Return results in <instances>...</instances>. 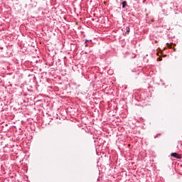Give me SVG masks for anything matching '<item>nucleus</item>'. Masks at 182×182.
<instances>
[{"instance_id":"nucleus-1","label":"nucleus","mask_w":182,"mask_h":182,"mask_svg":"<svg viewBox=\"0 0 182 182\" xmlns=\"http://www.w3.org/2000/svg\"><path fill=\"white\" fill-rule=\"evenodd\" d=\"M171 157H174V159H181V156L177 153H172L171 154Z\"/></svg>"},{"instance_id":"nucleus-2","label":"nucleus","mask_w":182,"mask_h":182,"mask_svg":"<svg viewBox=\"0 0 182 182\" xmlns=\"http://www.w3.org/2000/svg\"><path fill=\"white\" fill-rule=\"evenodd\" d=\"M122 8H125L126 6H127V1H122Z\"/></svg>"},{"instance_id":"nucleus-3","label":"nucleus","mask_w":182,"mask_h":182,"mask_svg":"<svg viewBox=\"0 0 182 182\" xmlns=\"http://www.w3.org/2000/svg\"><path fill=\"white\" fill-rule=\"evenodd\" d=\"M166 46H167V48H169V49H171V46H172L171 44L167 43Z\"/></svg>"},{"instance_id":"nucleus-4","label":"nucleus","mask_w":182,"mask_h":182,"mask_svg":"<svg viewBox=\"0 0 182 182\" xmlns=\"http://www.w3.org/2000/svg\"><path fill=\"white\" fill-rule=\"evenodd\" d=\"M126 30H127L126 33H129V32H130V28L127 27Z\"/></svg>"},{"instance_id":"nucleus-5","label":"nucleus","mask_w":182,"mask_h":182,"mask_svg":"<svg viewBox=\"0 0 182 182\" xmlns=\"http://www.w3.org/2000/svg\"><path fill=\"white\" fill-rule=\"evenodd\" d=\"M157 60L161 62V60H162V58L159 57V58H157Z\"/></svg>"},{"instance_id":"nucleus-6","label":"nucleus","mask_w":182,"mask_h":182,"mask_svg":"<svg viewBox=\"0 0 182 182\" xmlns=\"http://www.w3.org/2000/svg\"><path fill=\"white\" fill-rule=\"evenodd\" d=\"M157 42H158L157 40H156V41H155V43H157Z\"/></svg>"},{"instance_id":"nucleus-7","label":"nucleus","mask_w":182,"mask_h":182,"mask_svg":"<svg viewBox=\"0 0 182 182\" xmlns=\"http://www.w3.org/2000/svg\"><path fill=\"white\" fill-rule=\"evenodd\" d=\"M173 50H174V52H176V48H173Z\"/></svg>"}]
</instances>
